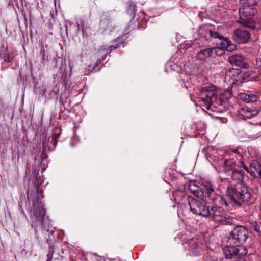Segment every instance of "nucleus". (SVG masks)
<instances>
[{
  "instance_id": "nucleus-1",
  "label": "nucleus",
  "mask_w": 261,
  "mask_h": 261,
  "mask_svg": "<svg viewBox=\"0 0 261 261\" xmlns=\"http://www.w3.org/2000/svg\"><path fill=\"white\" fill-rule=\"evenodd\" d=\"M252 190L246 184L237 182L227 188L226 196L232 205L241 207L243 204H249L252 198Z\"/></svg>"
},
{
  "instance_id": "nucleus-2",
  "label": "nucleus",
  "mask_w": 261,
  "mask_h": 261,
  "mask_svg": "<svg viewBox=\"0 0 261 261\" xmlns=\"http://www.w3.org/2000/svg\"><path fill=\"white\" fill-rule=\"evenodd\" d=\"M211 201L214 206L209 207L210 214L207 215V217L222 225L233 224L234 220L229 215L225 214L223 211V206L227 207L228 206L226 199L220 195L217 196L216 198H212Z\"/></svg>"
},
{
  "instance_id": "nucleus-3",
  "label": "nucleus",
  "mask_w": 261,
  "mask_h": 261,
  "mask_svg": "<svg viewBox=\"0 0 261 261\" xmlns=\"http://www.w3.org/2000/svg\"><path fill=\"white\" fill-rule=\"evenodd\" d=\"M34 218L32 226L34 227L36 231V236L38 239L43 241V239L45 240L49 245L48 252L47 254V261H50L53 258V255L54 252V246L50 244L49 240L47 238V236H49L48 231H44L42 228L44 225V221L45 216V211L42 205H39L35 209Z\"/></svg>"
},
{
  "instance_id": "nucleus-4",
  "label": "nucleus",
  "mask_w": 261,
  "mask_h": 261,
  "mask_svg": "<svg viewBox=\"0 0 261 261\" xmlns=\"http://www.w3.org/2000/svg\"><path fill=\"white\" fill-rule=\"evenodd\" d=\"M239 98L246 105L239 111V116L242 119L246 120L257 115L261 108L258 103V96L253 94L241 93L239 94Z\"/></svg>"
},
{
  "instance_id": "nucleus-5",
  "label": "nucleus",
  "mask_w": 261,
  "mask_h": 261,
  "mask_svg": "<svg viewBox=\"0 0 261 261\" xmlns=\"http://www.w3.org/2000/svg\"><path fill=\"white\" fill-rule=\"evenodd\" d=\"M205 93V97L202 98V100L205 104L206 109L220 113L226 110L227 100L231 96L230 92H226L225 97L223 95L218 96L214 91H206Z\"/></svg>"
},
{
  "instance_id": "nucleus-6",
  "label": "nucleus",
  "mask_w": 261,
  "mask_h": 261,
  "mask_svg": "<svg viewBox=\"0 0 261 261\" xmlns=\"http://www.w3.org/2000/svg\"><path fill=\"white\" fill-rule=\"evenodd\" d=\"M199 32L206 40L208 39V37L213 39H218L221 41L219 44L221 45L222 49L228 51H232L237 48V45L232 44L228 38L224 37L218 32L212 30L207 26L200 27Z\"/></svg>"
},
{
  "instance_id": "nucleus-7",
  "label": "nucleus",
  "mask_w": 261,
  "mask_h": 261,
  "mask_svg": "<svg viewBox=\"0 0 261 261\" xmlns=\"http://www.w3.org/2000/svg\"><path fill=\"white\" fill-rule=\"evenodd\" d=\"M257 13L256 8H250L248 6H242L239 9V17L237 22L243 27L254 29L256 22L252 18Z\"/></svg>"
},
{
  "instance_id": "nucleus-8",
  "label": "nucleus",
  "mask_w": 261,
  "mask_h": 261,
  "mask_svg": "<svg viewBox=\"0 0 261 261\" xmlns=\"http://www.w3.org/2000/svg\"><path fill=\"white\" fill-rule=\"evenodd\" d=\"M249 238L247 228L242 225L236 226L227 236V242L229 244H243Z\"/></svg>"
},
{
  "instance_id": "nucleus-9",
  "label": "nucleus",
  "mask_w": 261,
  "mask_h": 261,
  "mask_svg": "<svg viewBox=\"0 0 261 261\" xmlns=\"http://www.w3.org/2000/svg\"><path fill=\"white\" fill-rule=\"evenodd\" d=\"M188 203L191 211L194 214L201 215L204 217H207V215L210 214V206L206 205L205 201L192 198Z\"/></svg>"
},
{
  "instance_id": "nucleus-10",
  "label": "nucleus",
  "mask_w": 261,
  "mask_h": 261,
  "mask_svg": "<svg viewBox=\"0 0 261 261\" xmlns=\"http://www.w3.org/2000/svg\"><path fill=\"white\" fill-rule=\"evenodd\" d=\"M247 73H243L238 69L228 68L225 72V79L231 84H234L239 82L242 83L245 80V76Z\"/></svg>"
},
{
  "instance_id": "nucleus-11",
  "label": "nucleus",
  "mask_w": 261,
  "mask_h": 261,
  "mask_svg": "<svg viewBox=\"0 0 261 261\" xmlns=\"http://www.w3.org/2000/svg\"><path fill=\"white\" fill-rule=\"evenodd\" d=\"M220 49H222L221 46L218 47H210L201 49L197 53L196 58L199 61H205L208 58H215L222 55L221 53H218Z\"/></svg>"
},
{
  "instance_id": "nucleus-12",
  "label": "nucleus",
  "mask_w": 261,
  "mask_h": 261,
  "mask_svg": "<svg viewBox=\"0 0 261 261\" xmlns=\"http://www.w3.org/2000/svg\"><path fill=\"white\" fill-rule=\"evenodd\" d=\"M202 187L199 192V197L207 198L210 200H212V198L216 197L220 195L217 194L213 188L212 184L210 181H205L202 182Z\"/></svg>"
},
{
  "instance_id": "nucleus-13",
  "label": "nucleus",
  "mask_w": 261,
  "mask_h": 261,
  "mask_svg": "<svg viewBox=\"0 0 261 261\" xmlns=\"http://www.w3.org/2000/svg\"><path fill=\"white\" fill-rule=\"evenodd\" d=\"M228 60L230 64L236 67L247 69L249 64L244 56L241 54H234L230 56Z\"/></svg>"
},
{
  "instance_id": "nucleus-14",
  "label": "nucleus",
  "mask_w": 261,
  "mask_h": 261,
  "mask_svg": "<svg viewBox=\"0 0 261 261\" xmlns=\"http://www.w3.org/2000/svg\"><path fill=\"white\" fill-rule=\"evenodd\" d=\"M249 173L247 168H245V170L234 169L231 173V178L233 180L237 181L238 182L246 184L249 179Z\"/></svg>"
},
{
  "instance_id": "nucleus-15",
  "label": "nucleus",
  "mask_w": 261,
  "mask_h": 261,
  "mask_svg": "<svg viewBox=\"0 0 261 261\" xmlns=\"http://www.w3.org/2000/svg\"><path fill=\"white\" fill-rule=\"evenodd\" d=\"M233 38L238 43H246L250 39V34L247 30L238 28L234 31Z\"/></svg>"
},
{
  "instance_id": "nucleus-16",
  "label": "nucleus",
  "mask_w": 261,
  "mask_h": 261,
  "mask_svg": "<svg viewBox=\"0 0 261 261\" xmlns=\"http://www.w3.org/2000/svg\"><path fill=\"white\" fill-rule=\"evenodd\" d=\"M249 172L252 176L259 177L261 179V165L256 161H254L250 165Z\"/></svg>"
},
{
  "instance_id": "nucleus-17",
  "label": "nucleus",
  "mask_w": 261,
  "mask_h": 261,
  "mask_svg": "<svg viewBox=\"0 0 261 261\" xmlns=\"http://www.w3.org/2000/svg\"><path fill=\"white\" fill-rule=\"evenodd\" d=\"M249 172L252 176L259 177L261 179V165L256 161H254L250 165Z\"/></svg>"
},
{
  "instance_id": "nucleus-18",
  "label": "nucleus",
  "mask_w": 261,
  "mask_h": 261,
  "mask_svg": "<svg viewBox=\"0 0 261 261\" xmlns=\"http://www.w3.org/2000/svg\"><path fill=\"white\" fill-rule=\"evenodd\" d=\"M111 19L108 13H103L100 16V29L105 31L110 28Z\"/></svg>"
},
{
  "instance_id": "nucleus-19",
  "label": "nucleus",
  "mask_w": 261,
  "mask_h": 261,
  "mask_svg": "<svg viewBox=\"0 0 261 261\" xmlns=\"http://www.w3.org/2000/svg\"><path fill=\"white\" fill-rule=\"evenodd\" d=\"M173 196L175 201L179 203H182L185 200H188L189 197L184 191L178 190H175L173 193Z\"/></svg>"
},
{
  "instance_id": "nucleus-20",
  "label": "nucleus",
  "mask_w": 261,
  "mask_h": 261,
  "mask_svg": "<svg viewBox=\"0 0 261 261\" xmlns=\"http://www.w3.org/2000/svg\"><path fill=\"white\" fill-rule=\"evenodd\" d=\"M236 164V160L232 158L229 159H226L224 162V170L225 172H229L234 170V166Z\"/></svg>"
},
{
  "instance_id": "nucleus-21",
  "label": "nucleus",
  "mask_w": 261,
  "mask_h": 261,
  "mask_svg": "<svg viewBox=\"0 0 261 261\" xmlns=\"http://www.w3.org/2000/svg\"><path fill=\"white\" fill-rule=\"evenodd\" d=\"M188 189L196 197H199L200 187L197 185L195 181H191L188 185Z\"/></svg>"
},
{
  "instance_id": "nucleus-22",
  "label": "nucleus",
  "mask_w": 261,
  "mask_h": 261,
  "mask_svg": "<svg viewBox=\"0 0 261 261\" xmlns=\"http://www.w3.org/2000/svg\"><path fill=\"white\" fill-rule=\"evenodd\" d=\"M128 4V5L126 10L127 13L132 18H133L135 16L136 12V6L132 2H129Z\"/></svg>"
},
{
  "instance_id": "nucleus-23",
  "label": "nucleus",
  "mask_w": 261,
  "mask_h": 261,
  "mask_svg": "<svg viewBox=\"0 0 261 261\" xmlns=\"http://www.w3.org/2000/svg\"><path fill=\"white\" fill-rule=\"evenodd\" d=\"M240 2L243 4V6H248L250 8H255L253 6L257 4L258 0H240Z\"/></svg>"
},
{
  "instance_id": "nucleus-24",
  "label": "nucleus",
  "mask_w": 261,
  "mask_h": 261,
  "mask_svg": "<svg viewBox=\"0 0 261 261\" xmlns=\"http://www.w3.org/2000/svg\"><path fill=\"white\" fill-rule=\"evenodd\" d=\"M40 55L41 56V63H44V62L48 61V56L46 55V50L43 46H41L40 51Z\"/></svg>"
},
{
  "instance_id": "nucleus-25",
  "label": "nucleus",
  "mask_w": 261,
  "mask_h": 261,
  "mask_svg": "<svg viewBox=\"0 0 261 261\" xmlns=\"http://www.w3.org/2000/svg\"><path fill=\"white\" fill-rule=\"evenodd\" d=\"M250 227L257 232L258 233H260V226L256 221H252L250 222Z\"/></svg>"
},
{
  "instance_id": "nucleus-26",
  "label": "nucleus",
  "mask_w": 261,
  "mask_h": 261,
  "mask_svg": "<svg viewBox=\"0 0 261 261\" xmlns=\"http://www.w3.org/2000/svg\"><path fill=\"white\" fill-rule=\"evenodd\" d=\"M43 198V191L41 189L37 186L36 188V200L37 202L40 204L41 200Z\"/></svg>"
},
{
  "instance_id": "nucleus-27",
  "label": "nucleus",
  "mask_w": 261,
  "mask_h": 261,
  "mask_svg": "<svg viewBox=\"0 0 261 261\" xmlns=\"http://www.w3.org/2000/svg\"><path fill=\"white\" fill-rule=\"evenodd\" d=\"M4 60L7 62H10L13 60V58L10 57L7 48L4 53Z\"/></svg>"
},
{
  "instance_id": "nucleus-28",
  "label": "nucleus",
  "mask_w": 261,
  "mask_h": 261,
  "mask_svg": "<svg viewBox=\"0 0 261 261\" xmlns=\"http://www.w3.org/2000/svg\"><path fill=\"white\" fill-rule=\"evenodd\" d=\"M122 42H119V43H117L115 45H112L109 46V47H107V48L105 47L103 48V50H106L109 49L110 50V51H111L113 49H115L119 48L120 46V45H122Z\"/></svg>"
},
{
  "instance_id": "nucleus-29",
  "label": "nucleus",
  "mask_w": 261,
  "mask_h": 261,
  "mask_svg": "<svg viewBox=\"0 0 261 261\" xmlns=\"http://www.w3.org/2000/svg\"><path fill=\"white\" fill-rule=\"evenodd\" d=\"M61 134V130H60L59 133H55L52 136V140H58V138L60 136Z\"/></svg>"
},
{
  "instance_id": "nucleus-30",
  "label": "nucleus",
  "mask_w": 261,
  "mask_h": 261,
  "mask_svg": "<svg viewBox=\"0 0 261 261\" xmlns=\"http://www.w3.org/2000/svg\"><path fill=\"white\" fill-rule=\"evenodd\" d=\"M82 31L83 36L88 37L89 36L88 34L86 32V29L84 27V24H81Z\"/></svg>"
},
{
  "instance_id": "nucleus-31",
  "label": "nucleus",
  "mask_w": 261,
  "mask_h": 261,
  "mask_svg": "<svg viewBox=\"0 0 261 261\" xmlns=\"http://www.w3.org/2000/svg\"><path fill=\"white\" fill-rule=\"evenodd\" d=\"M198 243L196 242H193V244L191 245L190 247L192 249L194 250L196 248V247L198 246L197 245Z\"/></svg>"
},
{
  "instance_id": "nucleus-32",
  "label": "nucleus",
  "mask_w": 261,
  "mask_h": 261,
  "mask_svg": "<svg viewBox=\"0 0 261 261\" xmlns=\"http://www.w3.org/2000/svg\"><path fill=\"white\" fill-rule=\"evenodd\" d=\"M52 142L53 143L54 146H56L58 143V140H52Z\"/></svg>"
},
{
  "instance_id": "nucleus-33",
  "label": "nucleus",
  "mask_w": 261,
  "mask_h": 261,
  "mask_svg": "<svg viewBox=\"0 0 261 261\" xmlns=\"http://www.w3.org/2000/svg\"><path fill=\"white\" fill-rule=\"evenodd\" d=\"M233 152L236 154H239V150L238 149H234L233 150Z\"/></svg>"
},
{
  "instance_id": "nucleus-34",
  "label": "nucleus",
  "mask_w": 261,
  "mask_h": 261,
  "mask_svg": "<svg viewBox=\"0 0 261 261\" xmlns=\"http://www.w3.org/2000/svg\"><path fill=\"white\" fill-rule=\"evenodd\" d=\"M258 62L259 65V66L261 67V58H260L259 60H258Z\"/></svg>"
},
{
  "instance_id": "nucleus-35",
  "label": "nucleus",
  "mask_w": 261,
  "mask_h": 261,
  "mask_svg": "<svg viewBox=\"0 0 261 261\" xmlns=\"http://www.w3.org/2000/svg\"><path fill=\"white\" fill-rule=\"evenodd\" d=\"M77 27H78V30H79V29H80V25L79 24L77 25Z\"/></svg>"
},
{
  "instance_id": "nucleus-36",
  "label": "nucleus",
  "mask_w": 261,
  "mask_h": 261,
  "mask_svg": "<svg viewBox=\"0 0 261 261\" xmlns=\"http://www.w3.org/2000/svg\"><path fill=\"white\" fill-rule=\"evenodd\" d=\"M98 65V63H97V62H96V65L97 66V65Z\"/></svg>"
},
{
  "instance_id": "nucleus-37",
  "label": "nucleus",
  "mask_w": 261,
  "mask_h": 261,
  "mask_svg": "<svg viewBox=\"0 0 261 261\" xmlns=\"http://www.w3.org/2000/svg\"><path fill=\"white\" fill-rule=\"evenodd\" d=\"M116 41L117 42L118 41V38L116 39Z\"/></svg>"
}]
</instances>
